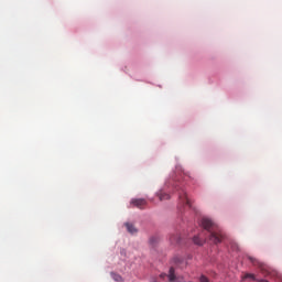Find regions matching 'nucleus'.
<instances>
[{
	"label": "nucleus",
	"mask_w": 282,
	"mask_h": 282,
	"mask_svg": "<svg viewBox=\"0 0 282 282\" xmlns=\"http://www.w3.org/2000/svg\"><path fill=\"white\" fill-rule=\"evenodd\" d=\"M200 226L208 232L209 241L212 243H221L224 241V234L217 224L213 223L209 218H202Z\"/></svg>",
	"instance_id": "f257e3e1"
},
{
	"label": "nucleus",
	"mask_w": 282,
	"mask_h": 282,
	"mask_svg": "<svg viewBox=\"0 0 282 282\" xmlns=\"http://www.w3.org/2000/svg\"><path fill=\"white\" fill-rule=\"evenodd\" d=\"M130 206H133L134 208H144V206H147V200L143 198H133L130 202Z\"/></svg>",
	"instance_id": "f03ea898"
},
{
	"label": "nucleus",
	"mask_w": 282,
	"mask_h": 282,
	"mask_svg": "<svg viewBox=\"0 0 282 282\" xmlns=\"http://www.w3.org/2000/svg\"><path fill=\"white\" fill-rule=\"evenodd\" d=\"M167 279L170 282H175L177 281V275H175V268H170L169 274H167Z\"/></svg>",
	"instance_id": "7ed1b4c3"
},
{
	"label": "nucleus",
	"mask_w": 282,
	"mask_h": 282,
	"mask_svg": "<svg viewBox=\"0 0 282 282\" xmlns=\"http://www.w3.org/2000/svg\"><path fill=\"white\" fill-rule=\"evenodd\" d=\"M180 199L183 202V204H186V206L191 207V199H188V196L186 195V192L180 193Z\"/></svg>",
	"instance_id": "20e7f679"
},
{
	"label": "nucleus",
	"mask_w": 282,
	"mask_h": 282,
	"mask_svg": "<svg viewBox=\"0 0 282 282\" xmlns=\"http://www.w3.org/2000/svg\"><path fill=\"white\" fill-rule=\"evenodd\" d=\"M124 226L130 235H135V232H138V229L135 228V226H133V224L126 223Z\"/></svg>",
	"instance_id": "39448f33"
},
{
	"label": "nucleus",
	"mask_w": 282,
	"mask_h": 282,
	"mask_svg": "<svg viewBox=\"0 0 282 282\" xmlns=\"http://www.w3.org/2000/svg\"><path fill=\"white\" fill-rule=\"evenodd\" d=\"M181 238H180V234H172L170 236V242L175 245V243H180Z\"/></svg>",
	"instance_id": "423d86ee"
},
{
	"label": "nucleus",
	"mask_w": 282,
	"mask_h": 282,
	"mask_svg": "<svg viewBox=\"0 0 282 282\" xmlns=\"http://www.w3.org/2000/svg\"><path fill=\"white\" fill-rule=\"evenodd\" d=\"M205 241H206V238H202L199 236L194 237V243H196V246H204Z\"/></svg>",
	"instance_id": "0eeeda50"
},
{
	"label": "nucleus",
	"mask_w": 282,
	"mask_h": 282,
	"mask_svg": "<svg viewBox=\"0 0 282 282\" xmlns=\"http://www.w3.org/2000/svg\"><path fill=\"white\" fill-rule=\"evenodd\" d=\"M249 261H251V263L253 265H259V268H261V270H265V267H263V264H261V262H259V260H257L256 258L249 257Z\"/></svg>",
	"instance_id": "6e6552de"
},
{
	"label": "nucleus",
	"mask_w": 282,
	"mask_h": 282,
	"mask_svg": "<svg viewBox=\"0 0 282 282\" xmlns=\"http://www.w3.org/2000/svg\"><path fill=\"white\" fill-rule=\"evenodd\" d=\"M170 198H171V196L169 194H166L164 192H160V194H159L160 202H164V199H170Z\"/></svg>",
	"instance_id": "1a4fd4ad"
},
{
	"label": "nucleus",
	"mask_w": 282,
	"mask_h": 282,
	"mask_svg": "<svg viewBox=\"0 0 282 282\" xmlns=\"http://www.w3.org/2000/svg\"><path fill=\"white\" fill-rule=\"evenodd\" d=\"M111 278L113 279V281H117V282H122L124 281L122 279V275L118 274V273H111Z\"/></svg>",
	"instance_id": "9d476101"
},
{
	"label": "nucleus",
	"mask_w": 282,
	"mask_h": 282,
	"mask_svg": "<svg viewBox=\"0 0 282 282\" xmlns=\"http://www.w3.org/2000/svg\"><path fill=\"white\" fill-rule=\"evenodd\" d=\"M173 261H174L175 265H180V263H182L184 261V259L181 257H174Z\"/></svg>",
	"instance_id": "9b49d317"
},
{
	"label": "nucleus",
	"mask_w": 282,
	"mask_h": 282,
	"mask_svg": "<svg viewBox=\"0 0 282 282\" xmlns=\"http://www.w3.org/2000/svg\"><path fill=\"white\" fill-rule=\"evenodd\" d=\"M245 279H251L252 281H257V276H254V274H252V273H247L245 275Z\"/></svg>",
	"instance_id": "f8f14e48"
},
{
	"label": "nucleus",
	"mask_w": 282,
	"mask_h": 282,
	"mask_svg": "<svg viewBox=\"0 0 282 282\" xmlns=\"http://www.w3.org/2000/svg\"><path fill=\"white\" fill-rule=\"evenodd\" d=\"M231 250H239V245H237V242H231Z\"/></svg>",
	"instance_id": "ddd939ff"
},
{
	"label": "nucleus",
	"mask_w": 282,
	"mask_h": 282,
	"mask_svg": "<svg viewBox=\"0 0 282 282\" xmlns=\"http://www.w3.org/2000/svg\"><path fill=\"white\" fill-rule=\"evenodd\" d=\"M199 281L200 282H210V280H208V278L206 275H200Z\"/></svg>",
	"instance_id": "4468645a"
},
{
	"label": "nucleus",
	"mask_w": 282,
	"mask_h": 282,
	"mask_svg": "<svg viewBox=\"0 0 282 282\" xmlns=\"http://www.w3.org/2000/svg\"><path fill=\"white\" fill-rule=\"evenodd\" d=\"M150 282H160V281H158V278H151Z\"/></svg>",
	"instance_id": "2eb2a0df"
},
{
	"label": "nucleus",
	"mask_w": 282,
	"mask_h": 282,
	"mask_svg": "<svg viewBox=\"0 0 282 282\" xmlns=\"http://www.w3.org/2000/svg\"><path fill=\"white\" fill-rule=\"evenodd\" d=\"M166 276V273H161L160 279H164Z\"/></svg>",
	"instance_id": "dca6fc26"
},
{
	"label": "nucleus",
	"mask_w": 282,
	"mask_h": 282,
	"mask_svg": "<svg viewBox=\"0 0 282 282\" xmlns=\"http://www.w3.org/2000/svg\"><path fill=\"white\" fill-rule=\"evenodd\" d=\"M257 282H268V280H256Z\"/></svg>",
	"instance_id": "f3484780"
}]
</instances>
